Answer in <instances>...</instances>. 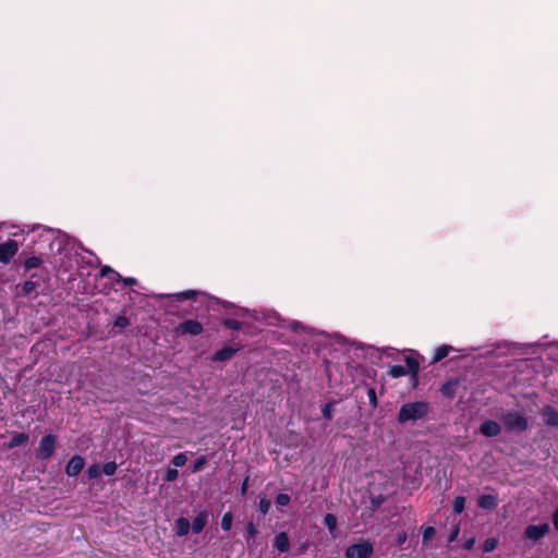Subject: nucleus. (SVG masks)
<instances>
[{"mask_svg": "<svg viewBox=\"0 0 558 558\" xmlns=\"http://www.w3.org/2000/svg\"><path fill=\"white\" fill-rule=\"evenodd\" d=\"M208 515L205 511H201L193 520L192 531L196 534L201 533L207 524Z\"/></svg>", "mask_w": 558, "mask_h": 558, "instance_id": "obj_12", "label": "nucleus"}, {"mask_svg": "<svg viewBox=\"0 0 558 558\" xmlns=\"http://www.w3.org/2000/svg\"><path fill=\"white\" fill-rule=\"evenodd\" d=\"M270 501L267 498H262L258 504V509L263 514H266L269 511Z\"/></svg>", "mask_w": 558, "mask_h": 558, "instance_id": "obj_33", "label": "nucleus"}, {"mask_svg": "<svg viewBox=\"0 0 558 558\" xmlns=\"http://www.w3.org/2000/svg\"><path fill=\"white\" fill-rule=\"evenodd\" d=\"M553 523L555 529L558 531V508L555 510L553 514Z\"/></svg>", "mask_w": 558, "mask_h": 558, "instance_id": "obj_45", "label": "nucleus"}, {"mask_svg": "<svg viewBox=\"0 0 558 558\" xmlns=\"http://www.w3.org/2000/svg\"><path fill=\"white\" fill-rule=\"evenodd\" d=\"M549 532V524L529 525L524 531V536L531 541L537 542Z\"/></svg>", "mask_w": 558, "mask_h": 558, "instance_id": "obj_7", "label": "nucleus"}, {"mask_svg": "<svg viewBox=\"0 0 558 558\" xmlns=\"http://www.w3.org/2000/svg\"><path fill=\"white\" fill-rule=\"evenodd\" d=\"M481 433L487 437H494L500 434L501 427L500 425L492 420L484 421L481 424Z\"/></svg>", "mask_w": 558, "mask_h": 558, "instance_id": "obj_10", "label": "nucleus"}, {"mask_svg": "<svg viewBox=\"0 0 558 558\" xmlns=\"http://www.w3.org/2000/svg\"><path fill=\"white\" fill-rule=\"evenodd\" d=\"M120 280H122L124 286H126V287H132V286L136 284V282H137L135 278H131V277L130 278L121 277ZM117 281H119V279Z\"/></svg>", "mask_w": 558, "mask_h": 558, "instance_id": "obj_39", "label": "nucleus"}, {"mask_svg": "<svg viewBox=\"0 0 558 558\" xmlns=\"http://www.w3.org/2000/svg\"><path fill=\"white\" fill-rule=\"evenodd\" d=\"M475 544V538L474 537H471L470 539H468L464 544H463V548L464 549H471Z\"/></svg>", "mask_w": 558, "mask_h": 558, "instance_id": "obj_42", "label": "nucleus"}, {"mask_svg": "<svg viewBox=\"0 0 558 558\" xmlns=\"http://www.w3.org/2000/svg\"><path fill=\"white\" fill-rule=\"evenodd\" d=\"M498 545V542L496 538L494 537H490V538H487L484 544H483V550L485 553H490L493 550H495V548L497 547Z\"/></svg>", "mask_w": 558, "mask_h": 558, "instance_id": "obj_26", "label": "nucleus"}, {"mask_svg": "<svg viewBox=\"0 0 558 558\" xmlns=\"http://www.w3.org/2000/svg\"><path fill=\"white\" fill-rule=\"evenodd\" d=\"M57 438L53 435L44 436L37 448V457L41 460L50 458L54 451Z\"/></svg>", "mask_w": 558, "mask_h": 558, "instance_id": "obj_4", "label": "nucleus"}, {"mask_svg": "<svg viewBox=\"0 0 558 558\" xmlns=\"http://www.w3.org/2000/svg\"><path fill=\"white\" fill-rule=\"evenodd\" d=\"M100 276L101 277H107V276H111L112 279L114 280H118L121 278L120 274L114 271L112 268H110L109 266H104L101 269H100Z\"/></svg>", "mask_w": 558, "mask_h": 558, "instance_id": "obj_24", "label": "nucleus"}, {"mask_svg": "<svg viewBox=\"0 0 558 558\" xmlns=\"http://www.w3.org/2000/svg\"><path fill=\"white\" fill-rule=\"evenodd\" d=\"M246 489H247V480L244 481V483L242 484V487H241V492L243 495L246 493Z\"/></svg>", "mask_w": 558, "mask_h": 558, "instance_id": "obj_46", "label": "nucleus"}, {"mask_svg": "<svg viewBox=\"0 0 558 558\" xmlns=\"http://www.w3.org/2000/svg\"><path fill=\"white\" fill-rule=\"evenodd\" d=\"M368 397H369V400L373 403V405L376 407L377 400H376V393H375L374 389L368 390Z\"/></svg>", "mask_w": 558, "mask_h": 558, "instance_id": "obj_40", "label": "nucleus"}, {"mask_svg": "<svg viewBox=\"0 0 558 558\" xmlns=\"http://www.w3.org/2000/svg\"><path fill=\"white\" fill-rule=\"evenodd\" d=\"M203 325L194 319H186L178 325L175 332L178 335L198 336L203 332Z\"/></svg>", "mask_w": 558, "mask_h": 558, "instance_id": "obj_6", "label": "nucleus"}, {"mask_svg": "<svg viewBox=\"0 0 558 558\" xmlns=\"http://www.w3.org/2000/svg\"><path fill=\"white\" fill-rule=\"evenodd\" d=\"M407 537H408V536H407V533H405V532H401V533H399V534H398V536H397V543H398L399 545H402V544L407 541Z\"/></svg>", "mask_w": 558, "mask_h": 558, "instance_id": "obj_41", "label": "nucleus"}, {"mask_svg": "<svg viewBox=\"0 0 558 558\" xmlns=\"http://www.w3.org/2000/svg\"><path fill=\"white\" fill-rule=\"evenodd\" d=\"M404 362L407 365V366H404L407 369V374H412L413 376H416L418 368H420V364H418L417 360L414 359L413 356H407L404 359Z\"/></svg>", "mask_w": 558, "mask_h": 558, "instance_id": "obj_18", "label": "nucleus"}, {"mask_svg": "<svg viewBox=\"0 0 558 558\" xmlns=\"http://www.w3.org/2000/svg\"><path fill=\"white\" fill-rule=\"evenodd\" d=\"M458 535H459V527H458V526H456V527L452 530V532H451V534H450V536H449V542H453V541L457 538V536H458Z\"/></svg>", "mask_w": 558, "mask_h": 558, "instance_id": "obj_43", "label": "nucleus"}, {"mask_svg": "<svg viewBox=\"0 0 558 558\" xmlns=\"http://www.w3.org/2000/svg\"><path fill=\"white\" fill-rule=\"evenodd\" d=\"M43 264V259L37 256H32L25 259L24 268L25 270H31L34 268H38Z\"/></svg>", "mask_w": 558, "mask_h": 558, "instance_id": "obj_20", "label": "nucleus"}, {"mask_svg": "<svg viewBox=\"0 0 558 558\" xmlns=\"http://www.w3.org/2000/svg\"><path fill=\"white\" fill-rule=\"evenodd\" d=\"M543 418L547 425H558V412L550 407H546L542 411Z\"/></svg>", "mask_w": 558, "mask_h": 558, "instance_id": "obj_13", "label": "nucleus"}, {"mask_svg": "<svg viewBox=\"0 0 558 558\" xmlns=\"http://www.w3.org/2000/svg\"><path fill=\"white\" fill-rule=\"evenodd\" d=\"M28 435L25 433H19L12 437L10 442L8 444V448L12 449L22 445H25L28 441Z\"/></svg>", "mask_w": 558, "mask_h": 558, "instance_id": "obj_17", "label": "nucleus"}, {"mask_svg": "<svg viewBox=\"0 0 558 558\" xmlns=\"http://www.w3.org/2000/svg\"><path fill=\"white\" fill-rule=\"evenodd\" d=\"M274 546L281 553H286L289 550L290 543L284 532H280L279 534H277Z\"/></svg>", "mask_w": 558, "mask_h": 558, "instance_id": "obj_15", "label": "nucleus"}, {"mask_svg": "<svg viewBox=\"0 0 558 558\" xmlns=\"http://www.w3.org/2000/svg\"><path fill=\"white\" fill-rule=\"evenodd\" d=\"M464 505L465 498L463 496H457L452 502L454 513L460 514L464 510Z\"/></svg>", "mask_w": 558, "mask_h": 558, "instance_id": "obj_23", "label": "nucleus"}, {"mask_svg": "<svg viewBox=\"0 0 558 558\" xmlns=\"http://www.w3.org/2000/svg\"><path fill=\"white\" fill-rule=\"evenodd\" d=\"M290 496L288 494H278L276 497L277 505L284 507L290 502Z\"/></svg>", "mask_w": 558, "mask_h": 558, "instance_id": "obj_32", "label": "nucleus"}, {"mask_svg": "<svg viewBox=\"0 0 558 558\" xmlns=\"http://www.w3.org/2000/svg\"><path fill=\"white\" fill-rule=\"evenodd\" d=\"M101 469L98 464H92L87 470V475L90 480L99 477Z\"/></svg>", "mask_w": 558, "mask_h": 558, "instance_id": "obj_28", "label": "nucleus"}, {"mask_svg": "<svg viewBox=\"0 0 558 558\" xmlns=\"http://www.w3.org/2000/svg\"><path fill=\"white\" fill-rule=\"evenodd\" d=\"M388 373L392 378H399L407 375V369L402 365H393L389 368Z\"/></svg>", "mask_w": 558, "mask_h": 558, "instance_id": "obj_22", "label": "nucleus"}, {"mask_svg": "<svg viewBox=\"0 0 558 558\" xmlns=\"http://www.w3.org/2000/svg\"><path fill=\"white\" fill-rule=\"evenodd\" d=\"M373 545L368 541L353 544L345 550L347 558H369L373 554Z\"/></svg>", "mask_w": 558, "mask_h": 558, "instance_id": "obj_3", "label": "nucleus"}, {"mask_svg": "<svg viewBox=\"0 0 558 558\" xmlns=\"http://www.w3.org/2000/svg\"><path fill=\"white\" fill-rule=\"evenodd\" d=\"M428 407L425 402H411L403 404L399 411V421L401 423L422 418L426 415Z\"/></svg>", "mask_w": 558, "mask_h": 558, "instance_id": "obj_1", "label": "nucleus"}, {"mask_svg": "<svg viewBox=\"0 0 558 558\" xmlns=\"http://www.w3.org/2000/svg\"><path fill=\"white\" fill-rule=\"evenodd\" d=\"M187 461V457L185 453H178L177 456L173 457L172 459V464L175 466V468H180V466H183Z\"/></svg>", "mask_w": 558, "mask_h": 558, "instance_id": "obj_27", "label": "nucleus"}, {"mask_svg": "<svg viewBox=\"0 0 558 558\" xmlns=\"http://www.w3.org/2000/svg\"><path fill=\"white\" fill-rule=\"evenodd\" d=\"M246 532L248 538H253L256 535L257 530L252 522L247 524Z\"/></svg>", "mask_w": 558, "mask_h": 558, "instance_id": "obj_38", "label": "nucleus"}, {"mask_svg": "<svg viewBox=\"0 0 558 558\" xmlns=\"http://www.w3.org/2000/svg\"><path fill=\"white\" fill-rule=\"evenodd\" d=\"M240 350H241L240 345L225 347L214 354L213 360L216 362L229 361Z\"/></svg>", "mask_w": 558, "mask_h": 558, "instance_id": "obj_9", "label": "nucleus"}, {"mask_svg": "<svg viewBox=\"0 0 558 558\" xmlns=\"http://www.w3.org/2000/svg\"><path fill=\"white\" fill-rule=\"evenodd\" d=\"M19 243L15 240H8L0 243V263L9 264L19 252Z\"/></svg>", "mask_w": 558, "mask_h": 558, "instance_id": "obj_5", "label": "nucleus"}, {"mask_svg": "<svg viewBox=\"0 0 558 558\" xmlns=\"http://www.w3.org/2000/svg\"><path fill=\"white\" fill-rule=\"evenodd\" d=\"M205 464H206V458L204 456L199 457L198 459L195 460L193 468H192V472L195 473V472L201 471Z\"/></svg>", "mask_w": 558, "mask_h": 558, "instance_id": "obj_31", "label": "nucleus"}, {"mask_svg": "<svg viewBox=\"0 0 558 558\" xmlns=\"http://www.w3.org/2000/svg\"><path fill=\"white\" fill-rule=\"evenodd\" d=\"M452 350H453V348L450 347V345H441V347L437 348L436 351H435L434 357H433V362L441 361L442 359L448 356V354Z\"/></svg>", "mask_w": 558, "mask_h": 558, "instance_id": "obj_19", "label": "nucleus"}, {"mask_svg": "<svg viewBox=\"0 0 558 558\" xmlns=\"http://www.w3.org/2000/svg\"><path fill=\"white\" fill-rule=\"evenodd\" d=\"M178 477V471L177 469H168L165 475V481L167 482H173Z\"/></svg>", "mask_w": 558, "mask_h": 558, "instance_id": "obj_37", "label": "nucleus"}, {"mask_svg": "<svg viewBox=\"0 0 558 558\" xmlns=\"http://www.w3.org/2000/svg\"><path fill=\"white\" fill-rule=\"evenodd\" d=\"M130 324L129 319L125 316H118L114 319V326L119 328H125Z\"/></svg>", "mask_w": 558, "mask_h": 558, "instance_id": "obj_36", "label": "nucleus"}, {"mask_svg": "<svg viewBox=\"0 0 558 558\" xmlns=\"http://www.w3.org/2000/svg\"><path fill=\"white\" fill-rule=\"evenodd\" d=\"M477 505L482 509L492 510L497 507L498 501L494 495L486 494V495L480 496V498L477 499Z\"/></svg>", "mask_w": 558, "mask_h": 558, "instance_id": "obj_11", "label": "nucleus"}, {"mask_svg": "<svg viewBox=\"0 0 558 558\" xmlns=\"http://www.w3.org/2000/svg\"><path fill=\"white\" fill-rule=\"evenodd\" d=\"M117 468H118L117 463H116V462H113V461H111V462H107V463L102 466V470H101V471H102L106 475L110 476V475H113V474L116 473Z\"/></svg>", "mask_w": 558, "mask_h": 558, "instance_id": "obj_29", "label": "nucleus"}, {"mask_svg": "<svg viewBox=\"0 0 558 558\" xmlns=\"http://www.w3.org/2000/svg\"><path fill=\"white\" fill-rule=\"evenodd\" d=\"M323 415L328 420L331 418V411L329 405H325V408L323 409Z\"/></svg>", "mask_w": 558, "mask_h": 558, "instance_id": "obj_44", "label": "nucleus"}, {"mask_svg": "<svg viewBox=\"0 0 558 558\" xmlns=\"http://www.w3.org/2000/svg\"><path fill=\"white\" fill-rule=\"evenodd\" d=\"M324 523L328 531L333 534L337 529V518L332 513H327L324 518Z\"/></svg>", "mask_w": 558, "mask_h": 558, "instance_id": "obj_21", "label": "nucleus"}, {"mask_svg": "<svg viewBox=\"0 0 558 558\" xmlns=\"http://www.w3.org/2000/svg\"><path fill=\"white\" fill-rule=\"evenodd\" d=\"M502 423L508 430L523 432L527 428L526 418L518 412L506 413Z\"/></svg>", "mask_w": 558, "mask_h": 558, "instance_id": "obj_2", "label": "nucleus"}, {"mask_svg": "<svg viewBox=\"0 0 558 558\" xmlns=\"http://www.w3.org/2000/svg\"><path fill=\"white\" fill-rule=\"evenodd\" d=\"M194 295H196V291L194 290H186L180 293L175 294L177 300H189L192 299Z\"/></svg>", "mask_w": 558, "mask_h": 558, "instance_id": "obj_30", "label": "nucleus"}, {"mask_svg": "<svg viewBox=\"0 0 558 558\" xmlns=\"http://www.w3.org/2000/svg\"><path fill=\"white\" fill-rule=\"evenodd\" d=\"M36 289L37 283L32 280H27L23 284L17 286V294L22 296H27L35 293Z\"/></svg>", "mask_w": 558, "mask_h": 558, "instance_id": "obj_16", "label": "nucleus"}, {"mask_svg": "<svg viewBox=\"0 0 558 558\" xmlns=\"http://www.w3.org/2000/svg\"><path fill=\"white\" fill-rule=\"evenodd\" d=\"M435 535V529L433 526H427L423 531V542L427 543Z\"/></svg>", "mask_w": 558, "mask_h": 558, "instance_id": "obj_34", "label": "nucleus"}, {"mask_svg": "<svg viewBox=\"0 0 558 558\" xmlns=\"http://www.w3.org/2000/svg\"><path fill=\"white\" fill-rule=\"evenodd\" d=\"M191 524L186 518H179L174 523V531L178 536H185L190 531Z\"/></svg>", "mask_w": 558, "mask_h": 558, "instance_id": "obj_14", "label": "nucleus"}, {"mask_svg": "<svg viewBox=\"0 0 558 558\" xmlns=\"http://www.w3.org/2000/svg\"><path fill=\"white\" fill-rule=\"evenodd\" d=\"M232 514L231 512H227L223 514L222 519H221V529L223 531H230L231 526H232Z\"/></svg>", "mask_w": 558, "mask_h": 558, "instance_id": "obj_25", "label": "nucleus"}, {"mask_svg": "<svg viewBox=\"0 0 558 558\" xmlns=\"http://www.w3.org/2000/svg\"><path fill=\"white\" fill-rule=\"evenodd\" d=\"M84 459L81 456H74L65 466V473L69 476H76L84 468Z\"/></svg>", "mask_w": 558, "mask_h": 558, "instance_id": "obj_8", "label": "nucleus"}, {"mask_svg": "<svg viewBox=\"0 0 558 558\" xmlns=\"http://www.w3.org/2000/svg\"><path fill=\"white\" fill-rule=\"evenodd\" d=\"M225 326L232 329V330H240L242 327V324L239 320L235 319H227L225 322Z\"/></svg>", "mask_w": 558, "mask_h": 558, "instance_id": "obj_35", "label": "nucleus"}]
</instances>
